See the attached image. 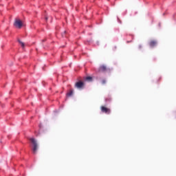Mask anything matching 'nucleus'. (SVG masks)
<instances>
[{"instance_id":"nucleus-11","label":"nucleus","mask_w":176,"mask_h":176,"mask_svg":"<svg viewBox=\"0 0 176 176\" xmlns=\"http://www.w3.org/2000/svg\"><path fill=\"white\" fill-rule=\"evenodd\" d=\"M45 20H47V17H45Z\"/></svg>"},{"instance_id":"nucleus-4","label":"nucleus","mask_w":176,"mask_h":176,"mask_svg":"<svg viewBox=\"0 0 176 176\" xmlns=\"http://www.w3.org/2000/svg\"><path fill=\"white\" fill-rule=\"evenodd\" d=\"M84 86L85 83H83V82L82 81H78L75 84V87H76L77 89H82Z\"/></svg>"},{"instance_id":"nucleus-6","label":"nucleus","mask_w":176,"mask_h":176,"mask_svg":"<svg viewBox=\"0 0 176 176\" xmlns=\"http://www.w3.org/2000/svg\"><path fill=\"white\" fill-rule=\"evenodd\" d=\"M157 45V41L155 40H152L149 42V46H151V47H155V46H156Z\"/></svg>"},{"instance_id":"nucleus-1","label":"nucleus","mask_w":176,"mask_h":176,"mask_svg":"<svg viewBox=\"0 0 176 176\" xmlns=\"http://www.w3.org/2000/svg\"><path fill=\"white\" fill-rule=\"evenodd\" d=\"M30 142H32L33 145L32 148V152L34 155L36 154V151H38V143L36 142V140L34 138H32L30 139Z\"/></svg>"},{"instance_id":"nucleus-5","label":"nucleus","mask_w":176,"mask_h":176,"mask_svg":"<svg viewBox=\"0 0 176 176\" xmlns=\"http://www.w3.org/2000/svg\"><path fill=\"white\" fill-rule=\"evenodd\" d=\"M108 68L105 65H101L99 68V72H107Z\"/></svg>"},{"instance_id":"nucleus-7","label":"nucleus","mask_w":176,"mask_h":176,"mask_svg":"<svg viewBox=\"0 0 176 176\" xmlns=\"http://www.w3.org/2000/svg\"><path fill=\"white\" fill-rule=\"evenodd\" d=\"M67 97H71L74 96V89H70L69 92L67 94Z\"/></svg>"},{"instance_id":"nucleus-2","label":"nucleus","mask_w":176,"mask_h":176,"mask_svg":"<svg viewBox=\"0 0 176 176\" xmlns=\"http://www.w3.org/2000/svg\"><path fill=\"white\" fill-rule=\"evenodd\" d=\"M14 25L16 28L20 30L23 27V21L19 19H16L14 23Z\"/></svg>"},{"instance_id":"nucleus-3","label":"nucleus","mask_w":176,"mask_h":176,"mask_svg":"<svg viewBox=\"0 0 176 176\" xmlns=\"http://www.w3.org/2000/svg\"><path fill=\"white\" fill-rule=\"evenodd\" d=\"M100 110L103 113H107V115H109V113H111V109L107 108L105 106H102L100 107Z\"/></svg>"},{"instance_id":"nucleus-9","label":"nucleus","mask_w":176,"mask_h":176,"mask_svg":"<svg viewBox=\"0 0 176 176\" xmlns=\"http://www.w3.org/2000/svg\"><path fill=\"white\" fill-rule=\"evenodd\" d=\"M93 80V78L90 77V76H87L86 78V80H89V82H91V80Z\"/></svg>"},{"instance_id":"nucleus-8","label":"nucleus","mask_w":176,"mask_h":176,"mask_svg":"<svg viewBox=\"0 0 176 176\" xmlns=\"http://www.w3.org/2000/svg\"><path fill=\"white\" fill-rule=\"evenodd\" d=\"M19 43H20V45H21L22 47H24L25 44L24 43H23V41L18 40Z\"/></svg>"},{"instance_id":"nucleus-10","label":"nucleus","mask_w":176,"mask_h":176,"mask_svg":"<svg viewBox=\"0 0 176 176\" xmlns=\"http://www.w3.org/2000/svg\"><path fill=\"white\" fill-rule=\"evenodd\" d=\"M105 83H107V80H102V85H105Z\"/></svg>"}]
</instances>
